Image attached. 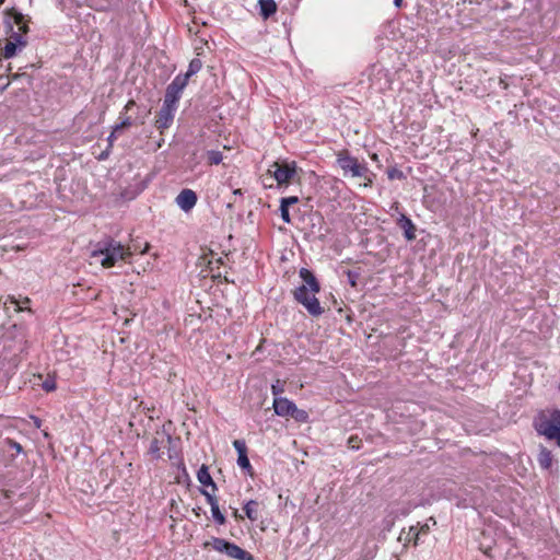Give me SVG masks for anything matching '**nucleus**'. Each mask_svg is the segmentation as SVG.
Returning <instances> with one entry per match:
<instances>
[{"instance_id":"obj_44","label":"nucleus","mask_w":560,"mask_h":560,"mask_svg":"<svg viewBox=\"0 0 560 560\" xmlns=\"http://www.w3.org/2000/svg\"><path fill=\"white\" fill-rule=\"evenodd\" d=\"M166 436H167V441L171 443V442H172V436H171V434H166Z\"/></svg>"},{"instance_id":"obj_19","label":"nucleus","mask_w":560,"mask_h":560,"mask_svg":"<svg viewBox=\"0 0 560 560\" xmlns=\"http://www.w3.org/2000/svg\"><path fill=\"white\" fill-rule=\"evenodd\" d=\"M237 465L241 467L242 470L247 472L249 476L254 475L253 466H252V464L249 462L247 453L246 454H241V455L237 456Z\"/></svg>"},{"instance_id":"obj_18","label":"nucleus","mask_w":560,"mask_h":560,"mask_svg":"<svg viewBox=\"0 0 560 560\" xmlns=\"http://www.w3.org/2000/svg\"><path fill=\"white\" fill-rule=\"evenodd\" d=\"M7 27L11 32L10 37L8 39L9 42H12V43H15L16 45H19L20 49L27 45V42L24 38V35L19 32L13 31V25L10 21L7 22Z\"/></svg>"},{"instance_id":"obj_5","label":"nucleus","mask_w":560,"mask_h":560,"mask_svg":"<svg viewBox=\"0 0 560 560\" xmlns=\"http://www.w3.org/2000/svg\"><path fill=\"white\" fill-rule=\"evenodd\" d=\"M210 545L215 551L224 553L229 558L236 560H255L248 551L224 538L212 537L211 541H206L203 544V548H208Z\"/></svg>"},{"instance_id":"obj_23","label":"nucleus","mask_w":560,"mask_h":560,"mask_svg":"<svg viewBox=\"0 0 560 560\" xmlns=\"http://www.w3.org/2000/svg\"><path fill=\"white\" fill-rule=\"evenodd\" d=\"M19 48H20L19 45L8 40L3 48L4 58L9 59V58L14 57L16 55V51Z\"/></svg>"},{"instance_id":"obj_17","label":"nucleus","mask_w":560,"mask_h":560,"mask_svg":"<svg viewBox=\"0 0 560 560\" xmlns=\"http://www.w3.org/2000/svg\"><path fill=\"white\" fill-rule=\"evenodd\" d=\"M399 517L398 510H394V506H392L388 511L385 517L382 521L383 524V530L389 532L392 530L393 526L395 525L396 520Z\"/></svg>"},{"instance_id":"obj_46","label":"nucleus","mask_w":560,"mask_h":560,"mask_svg":"<svg viewBox=\"0 0 560 560\" xmlns=\"http://www.w3.org/2000/svg\"><path fill=\"white\" fill-rule=\"evenodd\" d=\"M558 388H559V390H560V383H559V387H558Z\"/></svg>"},{"instance_id":"obj_24","label":"nucleus","mask_w":560,"mask_h":560,"mask_svg":"<svg viewBox=\"0 0 560 560\" xmlns=\"http://www.w3.org/2000/svg\"><path fill=\"white\" fill-rule=\"evenodd\" d=\"M148 453L155 459L161 458L160 441L156 438L151 441Z\"/></svg>"},{"instance_id":"obj_25","label":"nucleus","mask_w":560,"mask_h":560,"mask_svg":"<svg viewBox=\"0 0 560 560\" xmlns=\"http://www.w3.org/2000/svg\"><path fill=\"white\" fill-rule=\"evenodd\" d=\"M430 530L429 524L421 525L420 528L418 526H410V533H415V545H418V540L420 535H425Z\"/></svg>"},{"instance_id":"obj_10","label":"nucleus","mask_w":560,"mask_h":560,"mask_svg":"<svg viewBox=\"0 0 560 560\" xmlns=\"http://www.w3.org/2000/svg\"><path fill=\"white\" fill-rule=\"evenodd\" d=\"M197 194L188 188L183 189L176 197V205L185 212H189L197 203Z\"/></svg>"},{"instance_id":"obj_30","label":"nucleus","mask_w":560,"mask_h":560,"mask_svg":"<svg viewBox=\"0 0 560 560\" xmlns=\"http://www.w3.org/2000/svg\"><path fill=\"white\" fill-rule=\"evenodd\" d=\"M299 202V197L296 196H290V197H283L280 200V205L289 208L290 206H293Z\"/></svg>"},{"instance_id":"obj_15","label":"nucleus","mask_w":560,"mask_h":560,"mask_svg":"<svg viewBox=\"0 0 560 560\" xmlns=\"http://www.w3.org/2000/svg\"><path fill=\"white\" fill-rule=\"evenodd\" d=\"M182 93H183L182 91L176 90L175 88H172L168 84L166 90H165V95H164L163 103L178 107V102L180 100Z\"/></svg>"},{"instance_id":"obj_20","label":"nucleus","mask_w":560,"mask_h":560,"mask_svg":"<svg viewBox=\"0 0 560 560\" xmlns=\"http://www.w3.org/2000/svg\"><path fill=\"white\" fill-rule=\"evenodd\" d=\"M188 75H186L185 73L184 74H177L173 81L170 83V85L172 88H175L176 90H179V91H184V89L187 86L188 84Z\"/></svg>"},{"instance_id":"obj_13","label":"nucleus","mask_w":560,"mask_h":560,"mask_svg":"<svg viewBox=\"0 0 560 560\" xmlns=\"http://www.w3.org/2000/svg\"><path fill=\"white\" fill-rule=\"evenodd\" d=\"M197 479L203 487H211L212 491L218 489L217 483L213 481L209 472V467L205 464H202L197 471Z\"/></svg>"},{"instance_id":"obj_42","label":"nucleus","mask_w":560,"mask_h":560,"mask_svg":"<svg viewBox=\"0 0 560 560\" xmlns=\"http://www.w3.org/2000/svg\"><path fill=\"white\" fill-rule=\"evenodd\" d=\"M395 8L400 9L402 7L404 0H393Z\"/></svg>"},{"instance_id":"obj_16","label":"nucleus","mask_w":560,"mask_h":560,"mask_svg":"<svg viewBox=\"0 0 560 560\" xmlns=\"http://www.w3.org/2000/svg\"><path fill=\"white\" fill-rule=\"evenodd\" d=\"M537 460L542 469H549L552 465L553 455L547 447L541 446Z\"/></svg>"},{"instance_id":"obj_34","label":"nucleus","mask_w":560,"mask_h":560,"mask_svg":"<svg viewBox=\"0 0 560 560\" xmlns=\"http://www.w3.org/2000/svg\"><path fill=\"white\" fill-rule=\"evenodd\" d=\"M359 276H360V273L358 271H353V270L347 271L348 281L351 287H353V288L357 287V280H358Z\"/></svg>"},{"instance_id":"obj_43","label":"nucleus","mask_w":560,"mask_h":560,"mask_svg":"<svg viewBox=\"0 0 560 560\" xmlns=\"http://www.w3.org/2000/svg\"><path fill=\"white\" fill-rule=\"evenodd\" d=\"M234 195H243L242 189H235L233 191Z\"/></svg>"},{"instance_id":"obj_11","label":"nucleus","mask_w":560,"mask_h":560,"mask_svg":"<svg viewBox=\"0 0 560 560\" xmlns=\"http://www.w3.org/2000/svg\"><path fill=\"white\" fill-rule=\"evenodd\" d=\"M396 224L404 231V236L407 241H413L416 238V225L411 221L409 217L404 213H400L398 217Z\"/></svg>"},{"instance_id":"obj_37","label":"nucleus","mask_w":560,"mask_h":560,"mask_svg":"<svg viewBox=\"0 0 560 560\" xmlns=\"http://www.w3.org/2000/svg\"><path fill=\"white\" fill-rule=\"evenodd\" d=\"M7 444L10 448L15 450L16 453H21L23 451L22 445L14 440L7 439Z\"/></svg>"},{"instance_id":"obj_33","label":"nucleus","mask_w":560,"mask_h":560,"mask_svg":"<svg viewBox=\"0 0 560 560\" xmlns=\"http://www.w3.org/2000/svg\"><path fill=\"white\" fill-rule=\"evenodd\" d=\"M405 530H402L398 537V540L404 544V546H407L411 540L415 541V533H410V530L404 536Z\"/></svg>"},{"instance_id":"obj_32","label":"nucleus","mask_w":560,"mask_h":560,"mask_svg":"<svg viewBox=\"0 0 560 560\" xmlns=\"http://www.w3.org/2000/svg\"><path fill=\"white\" fill-rule=\"evenodd\" d=\"M42 388L45 390V392H52L56 389V382L54 378H46L43 384H42Z\"/></svg>"},{"instance_id":"obj_6","label":"nucleus","mask_w":560,"mask_h":560,"mask_svg":"<svg viewBox=\"0 0 560 560\" xmlns=\"http://www.w3.org/2000/svg\"><path fill=\"white\" fill-rule=\"evenodd\" d=\"M272 407H273L275 413L279 417H284V418L290 417V418L294 419L296 422H301V423H305L308 421V418H310L308 412L306 410L299 409L292 400H290L285 397L273 398Z\"/></svg>"},{"instance_id":"obj_8","label":"nucleus","mask_w":560,"mask_h":560,"mask_svg":"<svg viewBox=\"0 0 560 560\" xmlns=\"http://www.w3.org/2000/svg\"><path fill=\"white\" fill-rule=\"evenodd\" d=\"M176 110L177 106H172L163 103L161 109L156 115V119L154 122L156 129L163 132L164 129L170 128L174 121Z\"/></svg>"},{"instance_id":"obj_21","label":"nucleus","mask_w":560,"mask_h":560,"mask_svg":"<svg viewBox=\"0 0 560 560\" xmlns=\"http://www.w3.org/2000/svg\"><path fill=\"white\" fill-rule=\"evenodd\" d=\"M258 505V502L255 500H249L243 508L245 515L250 521H256L258 518L255 508Z\"/></svg>"},{"instance_id":"obj_31","label":"nucleus","mask_w":560,"mask_h":560,"mask_svg":"<svg viewBox=\"0 0 560 560\" xmlns=\"http://www.w3.org/2000/svg\"><path fill=\"white\" fill-rule=\"evenodd\" d=\"M348 447L352 448V450H359L361 447V440L359 439L358 435H351L349 439H348Z\"/></svg>"},{"instance_id":"obj_35","label":"nucleus","mask_w":560,"mask_h":560,"mask_svg":"<svg viewBox=\"0 0 560 560\" xmlns=\"http://www.w3.org/2000/svg\"><path fill=\"white\" fill-rule=\"evenodd\" d=\"M283 385L278 380L275 384L271 385V393L276 397H279L281 393H283Z\"/></svg>"},{"instance_id":"obj_40","label":"nucleus","mask_w":560,"mask_h":560,"mask_svg":"<svg viewBox=\"0 0 560 560\" xmlns=\"http://www.w3.org/2000/svg\"><path fill=\"white\" fill-rule=\"evenodd\" d=\"M394 510H398L399 516L400 515L406 516L409 514V509H407V508H401V509L394 508Z\"/></svg>"},{"instance_id":"obj_22","label":"nucleus","mask_w":560,"mask_h":560,"mask_svg":"<svg viewBox=\"0 0 560 560\" xmlns=\"http://www.w3.org/2000/svg\"><path fill=\"white\" fill-rule=\"evenodd\" d=\"M202 68V61L199 58H194L190 60L188 69L186 71V75L190 79L192 75L197 74Z\"/></svg>"},{"instance_id":"obj_9","label":"nucleus","mask_w":560,"mask_h":560,"mask_svg":"<svg viewBox=\"0 0 560 560\" xmlns=\"http://www.w3.org/2000/svg\"><path fill=\"white\" fill-rule=\"evenodd\" d=\"M200 493L206 498L207 502L211 506V514L214 520V522L218 525H224L226 523V517L224 514L220 511L219 502L217 497L213 493H210L207 489L200 488Z\"/></svg>"},{"instance_id":"obj_1","label":"nucleus","mask_w":560,"mask_h":560,"mask_svg":"<svg viewBox=\"0 0 560 560\" xmlns=\"http://www.w3.org/2000/svg\"><path fill=\"white\" fill-rule=\"evenodd\" d=\"M299 276L303 282L292 291L293 299L303 305L311 316L319 317L325 312L315 296L320 291V283L314 272L307 268H301Z\"/></svg>"},{"instance_id":"obj_36","label":"nucleus","mask_w":560,"mask_h":560,"mask_svg":"<svg viewBox=\"0 0 560 560\" xmlns=\"http://www.w3.org/2000/svg\"><path fill=\"white\" fill-rule=\"evenodd\" d=\"M279 209H280V215H281L282 221L285 223H290L291 217H290L289 208H285L280 205Z\"/></svg>"},{"instance_id":"obj_45","label":"nucleus","mask_w":560,"mask_h":560,"mask_svg":"<svg viewBox=\"0 0 560 560\" xmlns=\"http://www.w3.org/2000/svg\"><path fill=\"white\" fill-rule=\"evenodd\" d=\"M234 515H235V517L238 516L237 510L234 511Z\"/></svg>"},{"instance_id":"obj_41","label":"nucleus","mask_w":560,"mask_h":560,"mask_svg":"<svg viewBox=\"0 0 560 560\" xmlns=\"http://www.w3.org/2000/svg\"><path fill=\"white\" fill-rule=\"evenodd\" d=\"M136 106V102L133 100H129L125 106V110L128 112L129 109H131L132 107Z\"/></svg>"},{"instance_id":"obj_27","label":"nucleus","mask_w":560,"mask_h":560,"mask_svg":"<svg viewBox=\"0 0 560 560\" xmlns=\"http://www.w3.org/2000/svg\"><path fill=\"white\" fill-rule=\"evenodd\" d=\"M223 160V154L221 151L218 150H210L208 151V161L210 164H220Z\"/></svg>"},{"instance_id":"obj_4","label":"nucleus","mask_w":560,"mask_h":560,"mask_svg":"<svg viewBox=\"0 0 560 560\" xmlns=\"http://www.w3.org/2000/svg\"><path fill=\"white\" fill-rule=\"evenodd\" d=\"M337 164L345 174L350 173L353 177H363L368 182L364 186H372L374 174L369 170L366 163H360L346 149L337 152Z\"/></svg>"},{"instance_id":"obj_3","label":"nucleus","mask_w":560,"mask_h":560,"mask_svg":"<svg viewBox=\"0 0 560 560\" xmlns=\"http://www.w3.org/2000/svg\"><path fill=\"white\" fill-rule=\"evenodd\" d=\"M534 428L538 435L555 441L560 447V409L540 412L534 420Z\"/></svg>"},{"instance_id":"obj_39","label":"nucleus","mask_w":560,"mask_h":560,"mask_svg":"<svg viewBox=\"0 0 560 560\" xmlns=\"http://www.w3.org/2000/svg\"><path fill=\"white\" fill-rule=\"evenodd\" d=\"M109 153H110V149H106L105 151H103L100 155H98V160L100 161H104L106 160L108 156H109Z\"/></svg>"},{"instance_id":"obj_7","label":"nucleus","mask_w":560,"mask_h":560,"mask_svg":"<svg viewBox=\"0 0 560 560\" xmlns=\"http://www.w3.org/2000/svg\"><path fill=\"white\" fill-rule=\"evenodd\" d=\"M296 163L294 161L275 162L268 172L272 174L278 186H288L296 175Z\"/></svg>"},{"instance_id":"obj_29","label":"nucleus","mask_w":560,"mask_h":560,"mask_svg":"<svg viewBox=\"0 0 560 560\" xmlns=\"http://www.w3.org/2000/svg\"><path fill=\"white\" fill-rule=\"evenodd\" d=\"M233 446L235 451L237 452V456L241 454L247 453V446L244 440H235L233 441Z\"/></svg>"},{"instance_id":"obj_12","label":"nucleus","mask_w":560,"mask_h":560,"mask_svg":"<svg viewBox=\"0 0 560 560\" xmlns=\"http://www.w3.org/2000/svg\"><path fill=\"white\" fill-rule=\"evenodd\" d=\"M10 16L13 19L14 24L18 25L19 33L24 35L30 31L28 22L31 19L28 16L24 15L22 12L15 9H11Z\"/></svg>"},{"instance_id":"obj_14","label":"nucleus","mask_w":560,"mask_h":560,"mask_svg":"<svg viewBox=\"0 0 560 560\" xmlns=\"http://www.w3.org/2000/svg\"><path fill=\"white\" fill-rule=\"evenodd\" d=\"M259 15L262 20H268L277 12V3L275 0H259Z\"/></svg>"},{"instance_id":"obj_26","label":"nucleus","mask_w":560,"mask_h":560,"mask_svg":"<svg viewBox=\"0 0 560 560\" xmlns=\"http://www.w3.org/2000/svg\"><path fill=\"white\" fill-rule=\"evenodd\" d=\"M387 177L390 179V180H394V179H406V175L404 174L402 171H400L399 168H397L396 166H393V167H389L387 170Z\"/></svg>"},{"instance_id":"obj_2","label":"nucleus","mask_w":560,"mask_h":560,"mask_svg":"<svg viewBox=\"0 0 560 560\" xmlns=\"http://www.w3.org/2000/svg\"><path fill=\"white\" fill-rule=\"evenodd\" d=\"M133 252L130 247H125L120 242L112 237L100 241L93 248L91 256L102 257L101 265L104 268H112L118 261H129Z\"/></svg>"},{"instance_id":"obj_38","label":"nucleus","mask_w":560,"mask_h":560,"mask_svg":"<svg viewBox=\"0 0 560 560\" xmlns=\"http://www.w3.org/2000/svg\"><path fill=\"white\" fill-rule=\"evenodd\" d=\"M116 133L117 132H114V130L110 132V135L107 137V142H108V149H112L113 148V144H114V140L116 138Z\"/></svg>"},{"instance_id":"obj_28","label":"nucleus","mask_w":560,"mask_h":560,"mask_svg":"<svg viewBox=\"0 0 560 560\" xmlns=\"http://www.w3.org/2000/svg\"><path fill=\"white\" fill-rule=\"evenodd\" d=\"M132 124H133V120L131 119V117L130 116H125L122 118V120L113 128L114 132H119L122 129L129 128V127L132 126Z\"/></svg>"}]
</instances>
